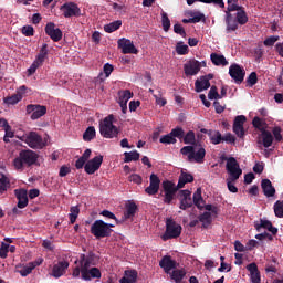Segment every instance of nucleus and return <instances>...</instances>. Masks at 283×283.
I'll return each instance as SVG.
<instances>
[{
	"instance_id": "1",
	"label": "nucleus",
	"mask_w": 283,
	"mask_h": 283,
	"mask_svg": "<svg viewBox=\"0 0 283 283\" xmlns=\"http://www.w3.org/2000/svg\"><path fill=\"white\" fill-rule=\"evenodd\" d=\"M95 260V253L90 252L87 255L80 254V258L76 259L75 264H77L72 273V276L77 279L82 277L84 281H91L93 279H101L102 272L98 270V268L91 265L93 264Z\"/></svg>"
},
{
	"instance_id": "2",
	"label": "nucleus",
	"mask_w": 283,
	"mask_h": 283,
	"mask_svg": "<svg viewBox=\"0 0 283 283\" xmlns=\"http://www.w3.org/2000/svg\"><path fill=\"white\" fill-rule=\"evenodd\" d=\"M195 177L191 174L185 172L184 170H181L180 176H179V182L176 186V184H174L172 181H169L168 179H166L165 181H163L161 184V192L160 196L164 197V203L165 205H171L172 200L176 197V192L179 189H182L185 187L186 184H191L193 182Z\"/></svg>"
},
{
	"instance_id": "3",
	"label": "nucleus",
	"mask_w": 283,
	"mask_h": 283,
	"mask_svg": "<svg viewBox=\"0 0 283 283\" xmlns=\"http://www.w3.org/2000/svg\"><path fill=\"white\" fill-rule=\"evenodd\" d=\"M159 266L175 283H182V280L187 276V271L184 268L179 270L178 263L170 255L163 256Z\"/></svg>"
},
{
	"instance_id": "4",
	"label": "nucleus",
	"mask_w": 283,
	"mask_h": 283,
	"mask_svg": "<svg viewBox=\"0 0 283 283\" xmlns=\"http://www.w3.org/2000/svg\"><path fill=\"white\" fill-rule=\"evenodd\" d=\"M114 227L115 223H108L104 220H95L91 227V233L96 238V240H102L103 238L112 237V228Z\"/></svg>"
},
{
	"instance_id": "5",
	"label": "nucleus",
	"mask_w": 283,
	"mask_h": 283,
	"mask_svg": "<svg viewBox=\"0 0 283 283\" xmlns=\"http://www.w3.org/2000/svg\"><path fill=\"white\" fill-rule=\"evenodd\" d=\"M38 154L31 149H23L20 151L19 157L13 159V166L17 170L23 169V166H32L38 161Z\"/></svg>"
},
{
	"instance_id": "6",
	"label": "nucleus",
	"mask_w": 283,
	"mask_h": 283,
	"mask_svg": "<svg viewBox=\"0 0 283 283\" xmlns=\"http://www.w3.org/2000/svg\"><path fill=\"white\" fill-rule=\"evenodd\" d=\"M114 123V115L111 114L105 117L103 123L99 124V134L104 138H114L117 137L119 134V130Z\"/></svg>"
},
{
	"instance_id": "7",
	"label": "nucleus",
	"mask_w": 283,
	"mask_h": 283,
	"mask_svg": "<svg viewBox=\"0 0 283 283\" xmlns=\"http://www.w3.org/2000/svg\"><path fill=\"white\" fill-rule=\"evenodd\" d=\"M182 233V227L180 223L176 222L174 219H167L166 220V230L164 234L161 235V240L164 242H167L169 240H176V238H179Z\"/></svg>"
},
{
	"instance_id": "8",
	"label": "nucleus",
	"mask_w": 283,
	"mask_h": 283,
	"mask_svg": "<svg viewBox=\"0 0 283 283\" xmlns=\"http://www.w3.org/2000/svg\"><path fill=\"white\" fill-rule=\"evenodd\" d=\"M20 139L32 149H43L46 146V142L43 140L42 135L33 130L22 135Z\"/></svg>"
},
{
	"instance_id": "9",
	"label": "nucleus",
	"mask_w": 283,
	"mask_h": 283,
	"mask_svg": "<svg viewBox=\"0 0 283 283\" xmlns=\"http://www.w3.org/2000/svg\"><path fill=\"white\" fill-rule=\"evenodd\" d=\"M226 170L229 174L231 181H237L243 174V170L240 168L235 157H229L226 164Z\"/></svg>"
},
{
	"instance_id": "10",
	"label": "nucleus",
	"mask_w": 283,
	"mask_h": 283,
	"mask_svg": "<svg viewBox=\"0 0 283 283\" xmlns=\"http://www.w3.org/2000/svg\"><path fill=\"white\" fill-rule=\"evenodd\" d=\"M184 137V129L180 128V126H177L176 128L171 129L169 134L163 135V137L159 139L160 144L164 145H175L177 144V139H182Z\"/></svg>"
},
{
	"instance_id": "11",
	"label": "nucleus",
	"mask_w": 283,
	"mask_h": 283,
	"mask_svg": "<svg viewBox=\"0 0 283 283\" xmlns=\"http://www.w3.org/2000/svg\"><path fill=\"white\" fill-rule=\"evenodd\" d=\"M27 114H30V118L32 120H36L45 116L48 113V107L44 105H39V104H29L27 105Z\"/></svg>"
},
{
	"instance_id": "12",
	"label": "nucleus",
	"mask_w": 283,
	"mask_h": 283,
	"mask_svg": "<svg viewBox=\"0 0 283 283\" xmlns=\"http://www.w3.org/2000/svg\"><path fill=\"white\" fill-rule=\"evenodd\" d=\"M229 75L234 81V83L242 84L245 80L247 71L244 67L238 64H232L229 67Z\"/></svg>"
},
{
	"instance_id": "13",
	"label": "nucleus",
	"mask_w": 283,
	"mask_h": 283,
	"mask_svg": "<svg viewBox=\"0 0 283 283\" xmlns=\"http://www.w3.org/2000/svg\"><path fill=\"white\" fill-rule=\"evenodd\" d=\"M61 11L63 12V17L66 19L81 17V8L74 2L62 4Z\"/></svg>"
},
{
	"instance_id": "14",
	"label": "nucleus",
	"mask_w": 283,
	"mask_h": 283,
	"mask_svg": "<svg viewBox=\"0 0 283 283\" xmlns=\"http://www.w3.org/2000/svg\"><path fill=\"white\" fill-rule=\"evenodd\" d=\"M104 161V156H95L93 159H90L84 165V171L88 175H94L101 169V166Z\"/></svg>"
},
{
	"instance_id": "15",
	"label": "nucleus",
	"mask_w": 283,
	"mask_h": 283,
	"mask_svg": "<svg viewBox=\"0 0 283 283\" xmlns=\"http://www.w3.org/2000/svg\"><path fill=\"white\" fill-rule=\"evenodd\" d=\"M160 190V177L156 174H151L149 177V186L145 188L147 196H156Z\"/></svg>"
},
{
	"instance_id": "16",
	"label": "nucleus",
	"mask_w": 283,
	"mask_h": 283,
	"mask_svg": "<svg viewBox=\"0 0 283 283\" xmlns=\"http://www.w3.org/2000/svg\"><path fill=\"white\" fill-rule=\"evenodd\" d=\"M45 34L50 36L54 43H59L63 39V32L56 29L53 22H50L44 28Z\"/></svg>"
},
{
	"instance_id": "17",
	"label": "nucleus",
	"mask_w": 283,
	"mask_h": 283,
	"mask_svg": "<svg viewBox=\"0 0 283 283\" xmlns=\"http://www.w3.org/2000/svg\"><path fill=\"white\" fill-rule=\"evenodd\" d=\"M117 45L122 49L124 54H138V50L129 39H119L117 41Z\"/></svg>"
},
{
	"instance_id": "18",
	"label": "nucleus",
	"mask_w": 283,
	"mask_h": 283,
	"mask_svg": "<svg viewBox=\"0 0 283 283\" xmlns=\"http://www.w3.org/2000/svg\"><path fill=\"white\" fill-rule=\"evenodd\" d=\"M179 209L187 210L193 206V201L191 199V191L189 190H180L179 191Z\"/></svg>"
},
{
	"instance_id": "19",
	"label": "nucleus",
	"mask_w": 283,
	"mask_h": 283,
	"mask_svg": "<svg viewBox=\"0 0 283 283\" xmlns=\"http://www.w3.org/2000/svg\"><path fill=\"white\" fill-rule=\"evenodd\" d=\"M201 70V63L198 60H190L184 65L186 76H193Z\"/></svg>"
},
{
	"instance_id": "20",
	"label": "nucleus",
	"mask_w": 283,
	"mask_h": 283,
	"mask_svg": "<svg viewBox=\"0 0 283 283\" xmlns=\"http://www.w3.org/2000/svg\"><path fill=\"white\" fill-rule=\"evenodd\" d=\"M14 196L18 199V208L19 209H24L27 208L28 203H29V199H28V192L24 188H20L14 190Z\"/></svg>"
},
{
	"instance_id": "21",
	"label": "nucleus",
	"mask_w": 283,
	"mask_h": 283,
	"mask_svg": "<svg viewBox=\"0 0 283 283\" xmlns=\"http://www.w3.org/2000/svg\"><path fill=\"white\" fill-rule=\"evenodd\" d=\"M69 266L70 263L67 261H60L57 264L53 265L52 276L55 279L62 277Z\"/></svg>"
},
{
	"instance_id": "22",
	"label": "nucleus",
	"mask_w": 283,
	"mask_h": 283,
	"mask_svg": "<svg viewBox=\"0 0 283 283\" xmlns=\"http://www.w3.org/2000/svg\"><path fill=\"white\" fill-rule=\"evenodd\" d=\"M261 187H262V190H263L264 196H265L266 198H272V197L275 196V193H276V188L272 185V182L270 181V179H268V178L262 179Z\"/></svg>"
},
{
	"instance_id": "23",
	"label": "nucleus",
	"mask_w": 283,
	"mask_h": 283,
	"mask_svg": "<svg viewBox=\"0 0 283 283\" xmlns=\"http://www.w3.org/2000/svg\"><path fill=\"white\" fill-rule=\"evenodd\" d=\"M256 232H261L262 228L266 229L273 235L277 234V228L273 227V223L269 220H261L260 223H255Z\"/></svg>"
},
{
	"instance_id": "24",
	"label": "nucleus",
	"mask_w": 283,
	"mask_h": 283,
	"mask_svg": "<svg viewBox=\"0 0 283 283\" xmlns=\"http://www.w3.org/2000/svg\"><path fill=\"white\" fill-rule=\"evenodd\" d=\"M210 86H211L210 81H208V78L205 77V76H201L200 78H197L195 81V91L197 93H201L203 91H207V90L210 88Z\"/></svg>"
},
{
	"instance_id": "25",
	"label": "nucleus",
	"mask_w": 283,
	"mask_h": 283,
	"mask_svg": "<svg viewBox=\"0 0 283 283\" xmlns=\"http://www.w3.org/2000/svg\"><path fill=\"white\" fill-rule=\"evenodd\" d=\"M207 155L206 148L200 147L197 151L193 148V151L191 155L188 156L189 160H195L198 164H202L205 161Z\"/></svg>"
},
{
	"instance_id": "26",
	"label": "nucleus",
	"mask_w": 283,
	"mask_h": 283,
	"mask_svg": "<svg viewBox=\"0 0 283 283\" xmlns=\"http://www.w3.org/2000/svg\"><path fill=\"white\" fill-rule=\"evenodd\" d=\"M226 31L228 34H230V32L237 31L239 28L237 19H233L231 13H227L226 15Z\"/></svg>"
},
{
	"instance_id": "27",
	"label": "nucleus",
	"mask_w": 283,
	"mask_h": 283,
	"mask_svg": "<svg viewBox=\"0 0 283 283\" xmlns=\"http://www.w3.org/2000/svg\"><path fill=\"white\" fill-rule=\"evenodd\" d=\"M92 150L90 148L85 149L83 155L76 160L75 167L77 170L83 169V167L90 161Z\"/></svg>"
},
{
	"instance_id": "28",
	"label": "nucleus",
	"mask_w": 283,
	"mask_h": 283,
	"mask_svg": "<svg viewBox=\"0 0 283 283\" xmlns=\"http://www.w3.org/2000/svg\"><path fill=\"white\" fill-rule=\"evenodd\" d=\"M260 139H262V145L265 148H269L273 145V134L271 132H269L268 129H264L261 134H260Z\"/></svg>"
},
{
	"instance_id": "29",
	"label": "nucleus",
	"mask_w": 283,
	"mask_h": 283,
	"mask_svg": "<svg viewBox=\"0 0 283 283\" xmlns=\"http://www.w3.org/2000/svg\"><path fill=\"white\" fill-rule=\"evenodd\" d=\"M138 210V206L136 202H129L126 205V210L124 211L125 219H132L136 216V211Z\"/></svg>"
},
{
	"instance_id": "30",
	"label": "nucleus",
	"mask_w": 283,
	"mask_h": 283,
	"mask_svg": "<svg viewBox=\"0 0 283 283\" xmlns=\"http://www.w3.org/2000/svg\"><path fill=\"white\" fill-rule=\"evenodd\" d=\"M211 62L217 66H227L229 65V62L223 55H219L218 53H211L210 54Z\"/></svg>"
},
{
	"instance_id": "31",
	"label": "nucleus",
	"mask_w": 283,
	"mask_h": 283,
	"mask_svg": "<svg viewBox=\"0 0 283 283\" xmlns=\"http://www.w3.org/2000/svg\"><path fill=\"white\" fill-rule=\"evenodd\" d=\"M134 97V93L130 90H120L118 92V103L128 104L129 99Z\"/></svg>"
},
{
	"instance_id": "32",
	"label": "nucleus",
	"mask_w": 283,
	"mask_h": 283,
	"mask_svg": "<svg viewBox=\"0 0 283 283\" xmlns=\"http://www.w3.org/2000/svg\"><path fill=\"white\" fill-rule=\"evenodd\" d=\"M184 139V144L186 145H191V146H198L197 144V139H196V134L193 130H188L185 135V130H184V137L181 138Z\"/></svg>"
},
{
	"instance_id": "33",
	"label": "nucleus",
	"mask_w": 283,
	"mask_h": 283,
	"mask_svg": "<svg viewBox=\"0 0 283 283\" xmlns=\"http://www.w3.org/2000/svg\"><path fill=\"white\" fill-rule=\"evenodd\" d=\"M49 44L48 43H44L42 45V48L40 49L39 53H38V56H36V61L39 62V64L42 66L43 63L45 62L48 55H49Z\"/></svg>"
},
{
	"instance_id": "34",
	"label": "nucleus",
	"mask_w": 283,
	"mask_h": 283,
	"mask_svg": "<svg viewBox=\"0 0 283 283\" xmlns=\"http://www.w3.org/2000/svg\"><path fill=\"white\" fill-rule=\"evenodd\" d=\"M137 280V272L135 270L125 271L120 283H135Z\"/></svg>"
},
{
	"instance_id": "35",
	"label": "nucleus",
	"mask_w": 283,
	"mask_h": 283,
	"mask_svg": "<svg viewBox=\"0 0 283 283\" xmlns=\"http://www.w3.org/2000/svg\"><path fill=\"white\" fill-rule=\"evenodd\" d=\"M235 21L238 23V25H247L248 21H249V17L247 15L243 7L235 13Z\"/></svg>"
},
{
	"instance_id": "36",
	"label": "nucleus",
	"mask_w": 283,
	"mask_h": 283,
	"mask_svg": "<svg viewBox=\"0 0 283 283\" xmlns=\"http://www.w3.org/2000/svg\"><path fill=\"white\" fill-rule=\"evenodd\" d=\"M193 205L199 209L202 210L205 205V200L202 199V195H201V188H197L195 195H193Z\"/></svg>"
},
{
	"instance_id": "37",
	"label": "nucleus",
	"mask_w": 283,
	"mask_h": 283,
	"mask_svg": "<svg viewBox=\"0 0 283 283\" xmlns=\"http://www.w3.org/2000/svg\"><path fill=\"white\" fill-rule=\"evenodd\" d=\"M209 138H210V143L212 145H220L223 139L222 133L219 130H213V129H211Z\"/></svg>"
},
{
	"instance_id": "38",
	"label": "nucleus",
	"mask_w": 283,
	"mask_h": 283,
	"mask_svg": "<svg viewBox=\"0 0 283 283\" xmlns=\"http://www.w3.org/2000/svg\"><path fill=\"white\" fill-rule=\"evenodd\" d=\"M41 263H34L30 262L28 265L23 266L22 270L18 271L22 277H27L32 273V271L36 268L40 266Z\"/></svg>"
},
{
	"instance_id": "39",
	"label": "nucleus",
	"mask_w": 283,
	"mask_h": 283,
	"mask_svg": "<svg viewBox=\"0 0 283 283\" xmlns=\"http://www.w3.org/2000/svg\"><path fill=\"white\" fill-rule=\"evenodd\" d=\"M139 158H140V153H138L137 150L124 153V163L138 161Z\"/></svg>"
},
{
	"instance_id": "40",
	"label": "nucleus",
	"mask_w": 283,
	"mask_h": 283,
	"mask_svg": "<svg viewBox=\"0 0 283 283\" xmlns=\"http://www.w3.org/2000/svg\"><path fill=\"white\" fill-rule=\"evenodd\" d=\"M199 222L202 223V228H208L212 223V214L211 212H203L199 216Z\"/></svg>"
},
{
	"instance_id": "41",
	"label": "nucleus",
	"mask_w": 283,
	"mask_h": 283,
	"mask_svg": "<svg viewBox=\"0 0 283 283\" xmlns=\"http://www.w3.org/2000/svg\"><path fill=\"white\" fill-rule=\"evenodd\" d=\"M265 125H266V122L263 120L261 117H259V116H254L253 117L252 126L254 128H256L258 130H260L261 134H262L263 130H266V126Z\"/></svg>"
},
{
	"instance_id": "42",
	"label": "nucleus",
	"mask_w": 283,
	"mask_h": 283,
	"mask_svg": "<svg viewBox=\"0 0 283 283\" xmlns=\"http://www.w3.org/2000/svg\"><path fill=\"white\" fill-rule=\"evenodd\" d=\"M23 99V95H21L20 93L13 94L12 96H8L4 98V103L8 106H14V104H18L19 102H21Z\"/></svg>"
},
{
	"instance_id": "43",
	"label": "nucleus",
	"mask_w": 283,
	"mask_h": 283,
	"mask_svg": "<svg viewBox=\"0 0 283 283\" xmlns=\"http://www.w3.org/2000/svg\"><path fill=\"white\" fill-rule=\"evenodd\" d=\"M96 137V129L95 126H88L87 129H85L83 139L85 143H91L92 139Z\"/></svg>"
},
{
	"instance_id": "44",
	"label": "nucleus",
	"mask_w": 283,
	"mask_h": 283,
	"mask_svg": "<svg viewBox=\"0 0 283 283\" xmlns=\"http://www.w3.org/2000/svg\"><path fill=\"white\" fill-rule=\"evenodd\" d=\"M80 213L81 209L78 208V206H72L70 208L69 219L71 224H74L76 222V219L78 218Z\"/></svg>"
},
{
	"instance_id": "45",
	"label": "nucleus",
	"mask_w": 283,
	"mask_h": 283,
	"mask_svg": "<svg viewBox=\"0 0 283 283\" xmlns=\"http://www.w3.org/2000/svg\"><path fill=\"white\" fill-rule=\"evenodd\" d=\"M122 27V21H114L112 23L105 24L104 25V31L107 32L108 34H112L114 31L119 30Z\"/></svg>"
},
{
	"instance_id": "46",
	"label": "nucleus",
	"mask_w": 283,
	"mask_h": 283,
	"mask_svg": "<svg viewBox=\"0 0 283 283\" xmlns=\"http://www.w3.org/2000/svg\"><path fill=\"white\" fill-rule=\"evenodd\" d=\"M188 15L191 18L192 23H198L200 21H206V15L198 11H189Z\"/></svg>"
},
{
	"instance_id": "47",
	"label": "nucleus",
	"mask_w": 283,
	"mask_h": 283,
	"mask_svg": "<svg viewBox=\"0 0 283 283\" xmlns=\"http://www.w3.org/2000/svg\"><path fill=\"white\" fill-rule=\"evenodd\" d=\"M8 188H10V179L6 175L0 174V192L3 193Z\"/></svg>"
},
{
	"instance_id": "48",
	"label": "nucleus",
	"mask_w": 283,
	"mask_h": 283,
	"mask_svg": "<svg viewBox=\"0 0 283 283\" xmlns=\"http://www.w3.org/2000/svg\"><path fill=\"white\" fill-rule=\"evenodd\" d=\"M242 7L238 6V0H228V8L226 11V15L231 12H239Z\"/></svg>"
},
{
	"instance_id": "49",
	"label": "nucleus",
	"mask_w": 283,
	"mask_h": 283,
	"mask_svg": "<svg viewBox=\"0 0 283 283\" xmlns=\"http://www.w3.org/2000/svg\"><path fill=\"white\" fill-rule=\"evenodd\" d=\"M273 210H274L275 217L282 219L283 218V200H277L273 205Z\"/></svg>"
},
{
	"instance_id": "50",
	"label": "nucleus",
	"mask_w": 283,
	"mask_h": 283,
	"mask_svg": "<svg viewBox=\"0 0 283 283\" xmlns=\"http://www.w3.org/2000/svg\"><path fill=\"white\" fill-rule=\"evenodd\" d=\"M161 23H163V30L165 32H168L170 27H171V22L169 20V17L166 12H161Z\"/></svg>"
},
{
	"instance_id": "51",
	"label": "nucleus",
	"mask_w": 283,
	"mask_h": 283,
	"mask_svg": "<svg viewBox=\"0 0 283 283\" xmlns=\"http://www.w3.org/2000/svg\"><path fill=\"white\" fill-rule=\"evenodd\" d=\"M272 135L275 139V143H282L283 140V135H282V128L281 126H274L272 128Z\"/></svg>"
},
{
	"instance_id": "52",
	"label": "nucleus",
	"mask_w": 283,
	"mask_h": 283,
	"mask_svg": "<svg viewBox=\"0 0 283 283\" xmlns=\"http://www.w3.org/2000/svg\"><path fill=\"white\" fill-rule=\"evenodd\" d=\"M176 52L178 55H187L189 53V46L184 44V42H178L176 46Z\"/></svg>"
},
{
	"instance_id": "53",
	"label": "nucleus",
	"mask_w": 283,
	"mask_h": 283,
	"mask_svg": "<svg viewBox=\"0 0 283 283\" xmlns=\"http://www.w3.org/2000/svg\"><path fill=\"white\" fill-rule=\"evenodd\" d=\"M208 98L210 101L222 99V96L218 93V87L216 85H212L210 87V92L208 94Z\"/></svg>"
},
{
	"instance_id": "54",
	"label": "nucleus",
	"mask_w": 283,
	"mask_h": 283,
	"mask_svg": "<svg viewBox=\"0 0 283 283\" xmlns=\"http://www.w3.org/2000/svg\"><path fill=\"white\" fill-rule=\"evenodd\" d=\"M279 40H280L279 35H271L270 38L264 40L263 44L266 48H272L275 45V43H277Z\"/></svg>"
},
{
	"instance_id": "55",
	"label": "nucleus",
	"mask_w": 283,
	"mask_h": 283,
	"mask_svg": "<svg viewBox=\"0 0 283 283\" xmlns=\"http://www.w3.org/2000/svg\"><path fill=\"white\" fill-rule=\"evenodd\" d=\"M232 130H233V133H234L239 138H242V137L245 136L244 126L233 124V125H232Z\"/></svg>"
},
{
	"instance_id": "56",
	"label": "nucleus",
	"mask_w": 283,
	"mask_h": 283,
	"mask_svg": "<svg viewBox=\"0 0 283 283\" xmlns=\"http://www.w3.org/2000/svg\"><path fill=\"white\" fill-rule=\"evenodd\" d=\"M99 216H103L107 219H113L115 221V224H119V220L116 218L115 213H113L109 210H103L99 212Z\"/></svg>"
},
{
	"instance_id": "57",
	"label": "nucleus",
	"mask_w": 283,
	"mask_h": 283,
	"mask_svg": "<svg viewBox=\"0 0 283 283\" xmlns=\"http://www.w3.org/2000/svg\"><path fill=\"white\" fill-rule=\"evenodd\" d=\"M174 32H175V34H178V35H180L184 39L187 36V33H186L184 27L181 24H179V23H176L174 25Z\"/></svg>"
},
{
	"instance_id": "58",
	"label": "nucleus",
	"mask_w": 283,
	"mask_h": 283,
	"mask_svg": "<svg viewBox=\"0 0 283 283\" xmlns=\"http://www.w3.org/2000/svg\"><path fill=\"white\" fill-rule=\"evenodd\" d=\"M22 34L24 36H34V27L32 25L22 27Z\"/></svg>"
},
{
	"instance_id": "59",
	"label": "nucleus",
	"mask_w": 283,
	"mask_h": 283,
	"mask_svg": "<svg viewBox=\"0 0 283 283\" xmlns=\"http://www.w3.org/2000/svg\"><path fill=\"white\" fill-rule=\"evenodd\" d=\"M248 86L252 87L258 83V74L252 72L247 78Z\"/></svg>"
},
{
	"instance_id": "60",
	"label": "nucleus",
	"mask_w": 283,
	"mask_h": 283,
	"mask_svg": "<svg viewBox=\"0 0 283 283\" xmlns=\"http://www.w3.org/2000/svg\"><path fill=\"white\" fill-rule=\"evenodd\" d=\"M40 66L42 65L38 60L33 61L30 69H28V75L29 76L33 75Z\"/></svg>"
},
{
	"instance_id": "61",
	"label": "nucleus",
	"mask_w": 283,
	"mask_h": 283,
	"mask_svg": "<svg viewBox=\"0 0 283 283\" xmlns=\"http://www.w3.org/2000/svg\"><path fill=\"white\" fill-rule=\"evenodd\" d=\"M245 120H247L245 115H238L234 117L233 125L244 127Z\"/></svg>"
},
{
	"instance_id": "62",
	"label": "nucleus",
	"mask_w": 283,
	"mask_h": 283,
	"mask_svg": "<svg viewBox=\"0 0 283 283\" xmlns=\"http://www.w3.org/2000/svg\"><path fill=\"white\" fill-rule=\"evenodd\" d=\"M72 172V168L70 166H66V165H63L61 166L60 168V172H59V176L61 178H65V176H67L69 174Z\"/></svg>"
},
{
	"instance_id": "63",
	"label": "nucleus",
	"mask_w": 283,
	"mask_h": 283,
	"mask_svg": "<svg viewBox=\"0 0 283 283\" xmlns=\"http://www.w3.org/2000/svg\"><path fill=\"white\" fill-rule=\"evenodd\" d=\"M223 142L227 143V144H235L237 138H235V136L233 134L227 133L224 135V137H222V143Z\"/></svg>"
},
{
	"instance_id": "64",
	"label": "nucleus",
	"mask_w": 283,
	"mask_h": 283,
	"mask_svg": "<svg viewBox=\"0 0 283 283\" xmlns=\"http://www.w3.org/2000/svg\"><path fill=\"white\" fill-rule=\"evenodd\" d=\"M251 283H261V272L256 271L255 273L250 275Z\"/></svg>"
}]
</instances>
